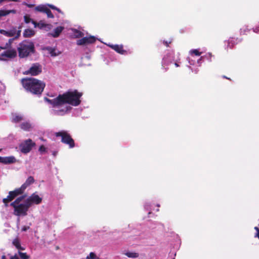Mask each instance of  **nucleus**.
Instances as JSON below:
<instances>
[{
	"label": "nucleus",
	"mask_w": 259,
	"mask_h": 259,
	"mask_svg": "<svg viewBox=\"0 0 259 259\" xmlns=\"http://www.w3.org/2000/svg\"><path fill=\"white\" fill-rule=\"evenodd\" d=\"M81 96V93L77 91H74L60 95L53 100L45 98V100L52 105V114L57 115H63L71 109L69 105L76 106L80 104L79 98Z\"/></svg>",
	"instance_id": "nucleus-1"
},
{
	"label": "nucleus",
	"mask_w": 259,
	"mask_h": 259,
	"mask_svg": "<svg viewBox=\"0 0 259 259\" xmlns=\"http://www.w3.org/2000/svg\"><path fill=\"white\" fill-rule=\"evenodd\" d=\"M47 7L46 6H44V5H40V6H38L37 7H36L35 9L37 11H39V12H46V10L47 9Z\"/></svg>",
	"instance_id": "nucleus-27"
},
{
	"label": "nucleus",
	"mask_w": 259,
	"mask_h": 259,
	"mask_svg": "<svg viewBox=\"0 0 259 259\" xmlns=\"http://www.w3.org/2000/svg\"><path fill=\"white\" fill-rule=\"evenodd\" d=\"M165 45H166L167 46H168V45H167V42H165Z\"/></svg>",
	"instance_id": "nucleus-45"
},
{
	"label": "nucleus",
	"mask_w": 259,
	"mask_h": 259,
	"mask_svg": "<svg viewBox=\"0 0 259 259\" xmlns=\"http://www.w3.org/2000/svg\"><path fill=\"white\" fill-rule=\"evenodd\" d=\"M253 31L256 33H259V26L254 29Z\"/></svg>",
	"instance_id": "nucleus-39"
},
{
	"label": "nucleus",
	"mask_w": 259,
	"mask_h": 259,
	"mask_svg": "<svg viewBox=\"0 0 259 259\" xmlns=\"http://www.w3.org/2000/svg\"><path fill=\"white\" fill-rule=\"evenodd\" d=\"M44 50L48 51V53L51 55V56L55 57L59 55L60 52L56 50V49L51 47H46L44 49Z\"/></svg>",
	"instance_id": "nucleus-13"
},
{
	"label": "nucleus",
	"mask_w": 259,
	"mask_h": 259,
	"mask_svg": "<svg viewBox=\"0 0 259 259\" xmlns=\"http://www.w3.org/2000/svg\"><path fill=\"white\" fill-rule=\"evenodd\" d=\"M32 24L34 25V27H38V28L41 29L46 26V24L42 21H41L38 23H36L34 21H32Z\"/></svg>",
	"instance_id": "nucleus-22"
},
{
	"label": "nucleus",
	"mask_w": 259,
	"mask_h": 259,
	"mask_svg": "<svg viewBox=\"0 0 259 259\" xmlns=\"http://www.w3.org/2000/svg\"><path fill=\"white\" fill-rule=\"evenodd\" d=\"M15 10H0V17L8 15L11 13H15Z\"/></svg>",
	"instance_id": "nucleus-24"
},
{
	"label": "nucleus",
	"mask_w": 259,
	"mask_h": 259,
	"mask_svg": "<svg viewBox=\"0 0 259 259\" xmlns=\"http://www.w3.org/2000/svg\"><path fill=\"white\" fill-rule=\"evenodd\" d=\"M56 137H61V141L69 145L70 148H73L74 146V143L73 140L71 138L70 135L65 131H61L55 134Z\"/></svg>",
	"instance_id": "nucleus-6"
},
{
	"label": "nucleus",
	"mask_w": 259,
	"mask_h": 259,
	"mask_svg": "<svg viewBox=\"0 0 259 259\" xmlns=\"http://www.w3.org/2000/svg\"><path fill=\"white\" fill-rule=\"evenodd\" d=\"M21 83L26 91L36 95H41L45 87L43 81L34 78H23Z\"/></svg>",
	"instance_id": "nucleus-2"
},
{
	"label": "nucleus",
	"mask_w": 259,
	"mask_h": 259,
	"mask_svg": "<svg viewBox=\"0 0 259 259\" xmlns=\"http://www.w3.org/2000/svg\"><path fill=\"white\" fill-rule=\"evenodd\" d=\"M17 56V52L15 49H9L4 51L0 54V60L6 61L15 58Z\"/></svg>",
	"instance_id": "nucleus-7"
},
{
	"label": "nucleus",
	"mask_w": 259,
	"mask_h": 259,
	"mask_svg": "<svg viewBox=\"0 0 259 259\" xmlns=\"http://www.w3.org/2000/svg\"><path fill=\"white\" fill-rule=\"evenodd\" d=\"M24 21L26 23H28L30 22H32L31 19L27 15H26L24 17Z\"/></svg>",
	"instance_id": "nucleus-32"
},
{
	"label": "nucleus",
	"mask_w": 259,
	"mask_h": 259,
	"mask_svg": "<svg viewBox=\"0 0 259 259\" xmlns=\"http://www.w3.org/2000/svg\"><path fill=\"white\" fill-rule=\"evenodd\" d=\"M49 6H50V7L52 9L56 10H57V11H58V12H61V11H60V10L59 9L57 8L56 7H55V6H53V5H50Z\"/></svg>",
	"instance_id": "nucleus-37"
},
{
	"label": "nucleus",
	"mask_w": 259,
	"mask_h": 259,
	"mask_svg": "<svg viewBox=\"0 0 259 259\" xmlns=\"http://www.w3.org/2000/svg\"><path fill=\"white\" fill-rule=\"evenodd\" d=\"M16 159L13 156L9 157H4L2 161V163L4 164H11L16 162Z\"/></svg>",
	"instance_id": "nucleus-16"
},
{
	"label": "nucleus",
	"mask_w": 259,
	"mask_h": 259,
	"mask_svg": "<svg viewBox=\"0 0 259 259\" xmlns=\"http://www.w3.org/2000/svg\"><path fill=\"white\" fill-rule=\"evenodd\" d=\"M19 57L20 58H26L34 52V45L30 41L24 40L17 47Z\"/></svg>",
	"instance_id": "nucleus-5"
},
{
	"label": "nucleus",
	"mask_w": 259,
	"mask_h": 259,
	"mask_svg": "<svg viewBox=\"0 0 259 259\" xmlns=\"http://www.w3.org/2000/svg\"><path fill=\"white\" fill-rule=\"evenodd\" d=\"M24 200L30 207L33 204H38L40 203L42 201V198L36 193H33Z\"/></svg>",
	"instance_id": "nucleus-8"
},
{
	"label": "nucleus",
	"mask_w": 259,
	"mask_h": 259,
	"mask_svg": "<svg viewBox=\"0 0 259 259\" xmlns=\"http://www.w3.org/2000/svg\"><path fill=\"white\" fill-rule=\"evenodd\" d=\"M124 254L128 257L130 258H137L139 256V254L136 252L128 251L124 253Z\"/></svg>",
	"instance_id": "nucleus-21"
},
{
	"label": "nucleus",
	"mask_w": 259,
	"mask_h": 259,
	"mask_svg": "<svg viewBox=\"0 0 259 259\" xmlns=\"http://www.w3.org/2000/svg\"><path fill=\"white\" fill-rule=\"evenodd\" d=\"M10 259H20L17 254L11 256Z\"/></svg>",
	"instance_id": "nucleus-36"
},
{
	"label": "nucleus",
	"mask_w": 259,
	"mask_h": 259,
	"mask_svg": "<svg viewBox=\"0 0 259 259\" xmlns=\"http://www.w3.org/2000/svg\"><path fill=\"white\" fill-rule=\"evenodd\" d=\"M13 40H14V38L9 39L8 42H7L4 46L0 47V51L2 49L6 50V49H9L10 47H11V44L12 43Z\"/></svg>",
	"instance_id": "nucleus-25"
},
{
	"label": "nucleus",
	"mask_w": 259,
	"mask_h": 259,
	"mask_svg": "<svg viewBox=\"0 0 259 259\" xmlns=\"http://www.w3.org/2000/svg\"><path fill=\"white\" fill-rule=\"evenodd\" d=\"M39 151L41 153H44L45 152H46V148L43 145H41L39 147Z\"/></svg>",
	"instance_id": "nucleus-33"
},
{
	"label": "nucleus",
	"mask_w": 259,
	"mask_h": 259,
	"mask_svg": "<svg viewBox=\"0 0 259 259\" xmlns=\"http://www.w3.org/2000/svg\"><path fill=\"white\" fill-rule=\"evenodd\" d=\"M45 13L47 14L48 17L51 18L54 17V15L52 13L51 11L48 8H47Z\"/></svg>",
	"instance_id": "nucleus-30"
},
{
	"label": "nucleus",
	"mask_w": 259,
	"mask_h": 259,
	"mask_svg": "<svg viewBox=\"0 0 259 259\" xmlns=\"http://www.w3.org/2000/svg\"><path fill=\"white\" fill-rule=\"evenodd\" d=\"M3 159V157L0 156V162L2 163Z\"/></svg>",
	"instance_id": "nucleus-43"
},
{
	"label": "nucleus",
	"mask_w": 259,
	"mask_h": 259,
	"mask_svg": "<svg viewBox=\"0 0 259 259\" xmlns=\"http://www.w3.org/2000/svg\"><path fill=\"white\" fill-rule=\"evenodd\" d=\"M12 116V120L13 122L17 123L23 120V117L21 115L14 114Z\"/></svg>",
	"instance_id": "nucleus-20"
},
{
	"label": "nucleus",
	"mask_w": 259,
	"mask_h": 259,
	"mask_svg": "<svg viewBox=\"0 0 259 259\" xmlns=\"http://www.w3.org/2000/svg\"><path fill=\"white\" fill-rule=\"evenodd\" d=\"M73 35L76 38H79L83 36L84 34L80 31H78L76 29H74L73 30Z\"/></svg>",
	"instance_id": "nucleus-26"
},
{
	"label": "nucleus",
	"mask_w": 259,
	"mask_h": 259,
	"mask_svg": "<svg viewBox=\"0 0 259 259\" xmlns=\"http://www.w3.org/2000/svg\"><path fill=\"white\" fill-rule=\"evenodd\" d=\"M193 57H188L187 59L189 61V64L191 65H194L195 64V60L194 59H193Z\"/></svg>",
	"instance_id": "nucleus-31"
},
{
	"label": "nucleus",
	"mask_w": 259,
	"mask_h": 259,
	"mask_svg": "<svg viewBox=\"0 0 259 259\" xmlns=\"http://www.w3.org/2000/svg\"><path fill=\"white\" fill-rule=\"evenodd\" d=\"M223 77L224 78H227V77L226 76H225V75L223 76Z\"/></svg>",
	"instance_id": "nucleus-44"
},
{
	"label": "nucleus",
	"mask_w": 259,
	"mask_h": 259,
	"mask_svg": "<svg viewBox=\"0 0 259 259\" xmlns=\"http://www.w3.org/2000/svg\"><path fill=\"white\" fill-rule=\"evenodd\" d=\"M175 65L176 67H179V65L178 64V62H175Z\"/></svg>",
	"instance_id": "nucleus-42"
},
{
	"label": "nucleus",
	"mask_w": 259,
	"mask_h": 259,
	"mask_svg": "<svg viewBox=\"0 0 259 259\" xmlns=\"http://www.w3.org/2000/svg\"><path fill=\"white\" fill-rule=\"evenodd\" d=\"M26 195H23L18 197L11 205L14 208V214L17 216H25L27 214V211L29 208L25 201L22 202Z\"/></svg>",
	"instance_id": "nucleus-3"
},
{
	"label": "nucleus",
	"mask_w": 259,
	"mask_h": 259,
	"mask_svg": "<svg viewBox=\"0 0 259 259\" xmlns=\"http://www.w3.org/2000/svg\"><path fill=\"white\" fill-rule=\"evenodd\" d=\"M63 29H64L63 27H62V26L57 27L54 30L53 32L51 33V35L54 37H58L59 35V34H60V33L62 31Z\"/></svg>",
	"instance_id": "nucleus-18"
},
{
	"label": "nucleus",
	"mask_w": 259,
	"mask_h": 259,
	"mask_svg": "<svg viewBox=\"0 0 259 259\" xmlns=\"http://www.w3.org/2000/svg\"><path fill=\"white\" fill-rule=\"evenodd\" d=\"M34 143L32 140L28 139L26 140L24 143H22L20 146V149L22 152L27 153L31 149Z\"/></svg>",
	"instance_id": "nucleus-11"
},
{
	"label": "nucleus",
	"mask_w": 259,
	"mask_h": 259,
	"mask_svg": "<svg viewBox=\"0 0 259 259\" xmlns=\"http://www.w3.org/2000/svg\"><path fill=\"white\" fill-rule=\"evenodd\" d=\"M108 46L119 54H124L125 52V51L123 49V46L122 45H108Z\"/></svg>",
	"instance_id": "nucleus-14"
},
{
	"label": "nucleus",
	"mask_w": 259,
	"mask_h": 259,
	"mask_svg": "<svg viewBox=\"0 0 259 259\" xmlns=\"http://www.w3.org/2000/svg\"><path fill=\"white\" fill-rule=\"evenodd\" d=\"M254 229L256 231L255 237H257L259 239V228L257 227H255Z\"/></svg>",
	"instance_id": "nucleus-34"
},
{
	"label": "nucleus",
	"mask_w": 259,
	"mask_h": 259,
	"mask_svg": "<svg viewBox=\"0 0 259 259\" xmlns=\"http://www.w3.org/2000/svg\"><path fill=\"white\" fill-rule=\"evenodd\" d=\"M0 259H7L6 255L3 253L2 252H1V254L0 255Z\"/></svg>",
	"instance_id": "nucleus-35"
},
{
	"label": "nucleus",
	"mask_w": 259,
	"mask_h": 259,
	"mask_svg": "<svg viewBox=\"0 0 259 259\" xmlns=\"http://www.w3.org/2000/svg\"><path fill=\"white\" fill-rule=\"evenodd\" d=\"M13 245L19 250H24V248L21 246L20 242L18 239H15L13 241Z\"/></svg>",
	"instance_id": "nucleus-23"
},
{
	"label": "nucleus",
	"mask_w": 259,
	"mask_h": 259,
	"mask_svg": "<svg viewBox=\"0 0 259 259\" xmlns=\"http://www.w3.org/2000/svg\"><path fill=\"white\" fill-rule=\"evenodd\" d=\"M189 53L191 57H194V55L199 56L201 54V53L199 52L197 50H192L190 51Z\"/></svg>",
	"instance_id": "nucleus-28"
},
{
	"label": "nucleus",
	"mask_w": 259,
	"mask_h": 259,
	"mask_svg": "<svg viewBox=\"0 0 259 259\" xmlns=\"http://www.w3.org/2000/svg\"><path fill=\"white\" fill-rule=\"evenodd\" d=\"M208 56H209V57H211V53H208V54H207L205 55V57H207V58Z\"/></svg>",
	"instance_id": "nucleus-41"
},
{
	"label": "nucleus",
	"mask_w": 259,
	"mask_h": 259,
	"mask_svg": "<svg viewBox=\"0 0 259 259\" xmlns=\"http://www.w3.org/2000/svg\"><path fill=\"white\" fill-rule=\"evenodd\" d=\"M34 182V178L30 176L27 179L25 182L21 186L20 188H17L13 191L9 192V195L7 196V197L4 198L3 200V202L5 203V205L7 206V203L11 201L17 196L23 193L26 188L33 184Z\"/></svg>",
	"instance_id": "nucleus-4"
},
{
	"label": "nucleus",
	"mask_w": 259,
	"mask_h": 259,
	"mask_svg": "<svg viewBox=\"0 0 259 259\" xmlns=\"http://www.w3.org/2000/svg\"><path fill=\"white\" fill-rule=\"evenodd\" d=\"M1 151V149H0V152Z\"/></svg>",
	"instance_id": "nucleus-47"
},
{
	"label": "nucleus",
	"mask_w": 259,
	"mask_h": 259,
	"mask_svg": "<svg viewBox=\"0 0 259 259\" xmlns=\"http://www.w3.org/2000/svg\"><path fill=\"white\" fill-rule=\"evenodd\" d=\"M29 229V227H26V226H24L22 228V231H26L27 230H28Z\"/></svg>",
	"instance_id": "nucleus-38"
},
{
	"label": "nucleus",
	"mask_w": 259,
	"mask_h": 259,
	"mask_svg": "<svg viewBox=\"0 0 259 259\" xmlns=\"http://www.w3.org/2000/svg\"><path fill=\"white\" fill-rule=\"evenodd\" d=\"M35 34V31L31 29H25L23 32V36L25 37H30Z\"/></svg>",
	"instance_id": "nucleus-19"
},
{
	"label": "nucleus",
	"mask_w": 259,
	"mask_h": 259,
	"mask_svg": "<svg viewBox=\"0 0 259 259\" xmlns=\"http://www.w3.org/2000/svg\"><path fill=\"white\" fill-rule=\"evenodd\" d=\"M42 70V68L40 65L38 64H33L31 67L27 70L23 72L24 74L31 75H37L39 74Z\"/></svg>",
	"instance_id": "nucleus-9"
},
{
	"label": "nucleus",
	"mask_w": 259,
	"mask_h": 259,
	"mask_svg": "<svg viewBox=\"0 0 259 259\" xmlns=\"http://www.w3.org/2000/svg\"><path fill=\"white\" fill-rule=\"evenodd\" d=\"M0 33L8 37L15 36V38H13L14 40L15 38H17L20 36L21 34V30L19 29L17 30L16 28H13L8 31L0 29Z\"/></svg>",
	"instance_id": "nucleus-10"
},
{
	"label": "nucleus",
	"mask_w": 259,
	"mask_h": 259,
	"mask_svg": "<svg viewBox=\"0 0 259 259\" xmlns=\"http://www.w3.org/2000/svg\"><path fill=\"white\" fill-rule=\"evenodd\" d=\"M96 40L94 36H90L89 37H84L81 39L77 40L76 44L78 46L85 45L89 44L94 43Z\"/></svg>",
	"instance_id": "nucleus-12"
},
{
	"label": "nucleus",
	"mask_w": 259,
	"mask_h": 259,
	"mask_svg": "<svg viewBox=\"0 0 259 259\" xmlns=\"http://www.w3.org/2000/svg\"><path fill=\"white\" fill-rule=\"evenodd\" d=\"M172 62V55L169 54L165 56L162 61V65H168L169 63H171Z\"/></svg>",
	"instance_id": "nucleus-17"
},
{
	"label": "nucleus",
	"mask_w": 259,
	"mask_h": 259,
	"mask_svg": "<svg viewBox=\"0 0 259 259\" xmlns=\"http://www.w3.org/2000/svg\"><path fill=\"white\" fill-rule=\"evenodd\" d=\"M202 58V57H200L198 60H197V63L200 64L201 63V61Z\"/></svg>",
	"instance_id": "nucleus-40"
},
{
	"label": "nucleus",
	"mask_w": 259,
	"mask_h": 259,
	"mask_svg": "<svg viewBox=\"0 0 259 259\" xmlns=\"http://www.w3.org/2000/svg\"><path fill=\"white\" fill-rule=\"evenodd\" d=\"M18 253L21 259H29L30 257L29 256L26 254V253L22 252L19 251Z\"/></svg>",
	"instance_id": "nucleus-29"
},
{
	"label": "nucleus",
	"mask_w": 259,
	"mask_h": 259,
	"mask_svg": "<svg viewBox=\"0 0 259 259\" xmlns=\"http://www.w3.org/2000/svg\"><path fill=\"white\" fill-rule=\"evenodd\" d=\"M145 207L147 209H148V208L147 207V206H146V205H145Z\"/></svg>",
	"instance_id": "nucleus-46"
},
{
	"label": "nucleus",
	"mask_w": 259,
	"mask_h": 259,
	"mask_svg": "<svg viewBox=\"0 0 259 259\" xmlns=\"http://www.w3.org/2000/svg\"><path fill=\"white\" fill-rule=\"evenodd\" d=\"M20 126L21 129L26 131H29L33 128L32 124L28 121L22 122Z\"/></svg>",
	"instance_id": "nucleus-15"
}]
</instances>
